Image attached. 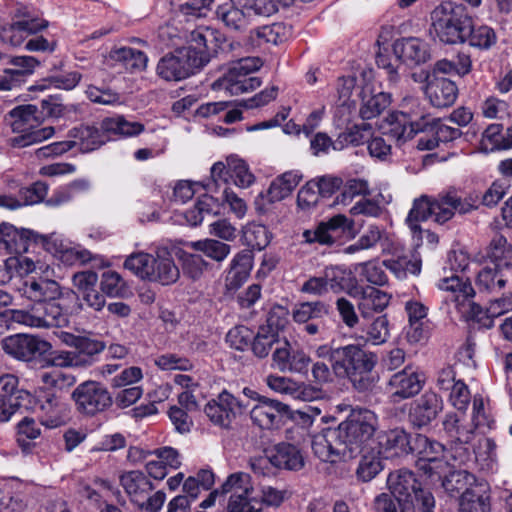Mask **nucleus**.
<instances>
[{
    "instance_id": "34",
    "label": "nucleus",
    "mask_w": 512,
    "mask_h": 512,
    "mask_svg": "<svg viewBox=\"0 0 512 512\" xmlns=\"http://www.w3.org/2000/svg\"><path fill=\"white\" fill-rule=\"evenodd\" d=\"M411 435L403 429H393L385 433L376 447L379 448L386 457L403 456L411 452L410 446Z\"/></svg>"
},
{
    "instance_id": "55",
    "label": "nucleus",
    "mask_w": 512,
    "mask_h": 512,
    "mask_svg": "<svg viewBox=\"0 0 512 512\" xmlns=\"http://www.w3.org/2000/svg\"><path fill=\"white\" fill-rule=\"evenodd\" d=\"M17 443L23 452H29L32 445L30 440L39 437L41 430L34 419L25 417L18 425Z\"/></svg>"
},
{
    "instance_id": "54",
    "label": "nucleus",
    "mask_w": 512,
    "mask_h": 512,
    "mask_svg": "<svg viewBox=\"0 0 512 512\" xmlns=\"http://www.w3.org/2000/svg\"><path fill=\"white\" fill-rule=\"evenodd\" d=\"M474 476L466 470L450 471L442 480V487L450 495L454 496L460 491H466L467 485L470 484Z\"/></svg>"
},
{
    "instance_id": "5",
    "label": "nucleus",
    "mask_w": 512,
    "mask_h": 512,
    "mask_svg": "<svg viewBox=\"0 0 512 512\" xmlns=\"http://www.w3.org/2000/svg\"><path fill=\"white\" fill-rule=\"evenodd\" d=\"M8 118L12 131L20 134L9 140L12 147H27L42 142L55 133L52 126L35 129L41 124L43 113L33 104L16 106L9 111Z\"/></svg>"
},
{
    "instance_id": "46",
    "label": "nucleus",
    "mask_w": 512,
    "mask_h": 512,
    "mask_svg": "<svg viewBox=\"0 0 512 512\" xmlns=\"http://www.w3.org/2000/svg\"><path fill=\"white\" fill-rule=\"evenodd\" d=\"M111 59L122 62L126 69L131 71H142L146 68L148 58L146 54L140 50L121 47L110 52Z\"/></svg>"
},
{
    "instance_id": "4",
    "label": "nucleus",
    "mask_w": 512,
    "mask_h": 512,
    "mask_svg": "<svg viewBox=\"0 0 512 512\" xmlns=\"http://www.w3.org/2000/svg\"><path fill=\"white\" fill-rule=\"evenodd\" d=\"M431 19L434 32L441 42L458 44L467 41L472 18L462 4L443 2L433 10Z\"/></svg>"
},
{
    "instance_id": "28",
    "label": "nucleus",
    "mask_w": 512,
    "mask_h": 512,
    "mask_svg": "<svg viewBox=\"0 0 512 512\" xmlns=\"http://www.w3.org/2000/svg\"><path fill=\"white\" fill-rule=\"evenodd\" d=\"M428 127L425 128V135L417 141V148L420 151L433 150L438 147L440 142L446 143L454 141L461 137L462 132L459 128L451 127L441 121L439 118L430 120Z\"/></svg>"
},
{
    "instance_id": "37",
    "label": "nucleus",
    "mask_w": 512,
    "mask_h": 512,
    "mask_svg": "<svg viewBox=\"0 0 512 512\" xmlns=\"http://www.w3.org/2000/svg\"><path fill=\"white\" fill-rule=\"evenodd\" d=\"M253 267V255L248 250H243L235 255L226 276L227 285L230 288H238L249 277Z\"/></svg>"
},
{
    "instance_id": "2",
    "label": "nucleus",
    "mask_w": 512,
    "mask_h": 512,
    "mask_svg": "<svg viewBox=\"0 0 512 512\" xmlns=\"http://www.w3.org/2000/svg\"><path fill=\"white\" fill-rule=\"evenodd\" d=\"M144 131V125L140 122L127 121L123 116L105 118L100 126L94 124H80L68 131L72 148H77L81 153H89L104 145L108 134L122 137L137 136Z\"/></svg>"
},
{
    "instance_id": "17",
    "label": "nucleus",
    "mask_w": 512,
    "mask_h": 512,
    "mask_svg": "<svg viewBox=\"0 0 512 512\" xmlns=\"http://www.w3.org/2000/svg\"><path fill=\"white\" fill-rule=\"evenodd\" d=\"M250 418L261 429L279 428L292 418V410L278 400L258 397V403L250 411Z\"/></svg>"
},
{
    "instance_id": "50",
    "label": "nucleus",
    "mask_w": 512,
    "mask_h": 512,
    "mask_svg": "<svg viewBox=\"0 0 512 512\" xmlns=\"http://www.w3.org/2000/svg\"><path fill=\"white\" fill-rule=\"evenodd\" d=\"M105 349L103 341L82 336L78 348L75 351L79 361L85 362L81 364V368L90 367L95 362V357Z\"/></svg>"
},
{
    "instance_id": "35",
    "label": "nucleus",
    "mask_w": 512,
    "mask_h": 512,
    "mask_svg": "<svg viewBox=\"0 0 512 512\" xmlns=\"http://www.w3.org/2000/svg\"><path fill=\"white\" fill-rule=\"evenodd\" d=\"M303 175L299 171H287L276 177L270 184L265 197L269 203H275L288 197L299 185ZM264 198V195H262Z\"/></svg>"
},
{
    "instance_id": "25",
    "label": "nucleus",
    "mask_w": 512,
    "mask_h": 512,
    "mask_svg": "<svg viewBox=\"0 0 512 512\" xmlns=\"http://www.w3.org/2000/svg\"><path fill=\"white\" fill-rule=\"evenodd\" d=\"M35 405L42 413L41 423L48 428H56L64 423L61 415L62 404L57 394L50 387H40L36 390Z\"/></svg>"
},
{
    "instance_id": "51",
    "label": "nucleus",
    "mask_w": 512,
    "mask_h": 512,
    "mask_svg": "<svg viewBox=\"0 0 512 512\" xmlns=\"http://www.w3.org/2000/svg\"><path fill=\"white\" fill-rule=\"evenodd\" d=\"M469 45L479 49H489L497 41L495 31L487 25L474 26L470 23L469 33L467 34Z\"/></svg>"
},
{
    "instance_id": "7",
    "label": "nucleus",
    "mask_w": 512,
    "mask_h": 512,
    "mask_svg": "<svg viewBox=\"0 0 512 512\" xmlns=\"http://www.w3.org/2000/svg\"><path fill=\"white\" fill-rule=\"evenodd\" d=\"M387 483L397 503L412 504L416 512H434L435 499L429 490L421 487L415 475L409 470L390 473Z\"/></svg>"
},
{
    "instance_id": "10",
    "label": "nucleus",
    "mask_w": 512,
    "mask_h": 512,
    "mask_svg": "<svg viewBox=\"0 0 512 512\" xmlns=\"http://www.w3.org/2000/svg\"><path fill=\"white\" fill-rule=\"evenodd\" d=\"M41 243L49 252H59L52 236H45L35 233L29 229H17L11 224L0 225V253L21 254L28 251L30 244Z\"/></svg>"
},
{
    "instance_id": "52",
    "label": "nucleus",
    "mask_w": 512,
    "mask_h": 512,
    "mask_svg": "<svg viewBox=\"0 0 512 512\" xmlns=\"http://www.w3.org/2000/svg\"><path fill=\"white\" fill-rule=\"evenodd\" d=\"M391 104V96L386 92H379L364 100L360 108V116L369 120L379 116Z\"/></svg>"
},
{
    "instance_id": "41",
    "label": "nucleus",
    "mask_w": 512,
    "mask_h": 512,
    "mask_svg": "<svg viewBox=\"0 0 512 512\" xmlns=\"http://www.w3.org/2000/svg\"><path fill=\"white\" fill-rule=\"evenodd\" d=\"M497 445L491 438L478 440L474 447V461L482 471L492 472L497 465Z\"/></svg>"
},
{
    "instance_id": "18",
    "label": "nucleus",
    "mask_w": 512,
    "mask_h": 512,
    "mask_svg": "<svg viewBox=\"0 0 512 512\" xmlns=\"http://www.w3.org/2000/svg\"><path fill=\"white\" fill-rule=\"evenodd\" d=\"M479 206L478 196L469 195L461 198L455 191L439 194L432 199L433 217L437 223L450 220L455 212L467 214Z\"/></svg>"
},
{
    "instance_id": "12",
    "label": "nucleus",
    "mask_w": 512,
    "mask_h": 512,
    "mask_svg": "<svg viewBox=\"0 0 512 512\" xmlns=\"http://www.w3.org/2000/svg\"><path fill=\"white\" fill-rule=\"evenodd\" d=\"M48 27V21L38 18L24 6L18 7L10 24L0 23V40L11 46H19L31 34H36Z\"/></svg>"
},
{
    "instance_id": "16",
    "label": "nucleus",
    "mask_w": 512,
    "mask_h": 512,
    "mask_svg": "<svg viewBox=\"0 0 512 512\" xmlns=\"http://www.w3.org/2000/svg\"><path fill=\"white\" fill-rule=\"evenodd\" d=\"M266 463H270L279 469L299 471L304 467L305 460L297 446L282 442L270 449L265 458L253 460L251 468L255 473H263L262 465Z\"/></svg>"
},
{
    "instance_id": "8",
    "label": "nucleus",
    "mask_w": 512,
    "mask_h": 512,
    "mask_svg": "<svg viewBox=\"0 0 512 512\" xmlns=\"http://www.w3.org/2000/svg\"><path fill=\"white\" fill-rule=\"evenodd\" d=\"M262 66L258 57H242L231 61L227 72L213 84L214 89H224L231 95H239L255 90L261 85L256 76L250 74Z\"/></svg>"
},
{
    "instance_id": "26",
    "label": "nucleus",
    "mask_w": 512,
    "mask_h": 512,
    "mask_svg": "<svg viewBox=\"0 0 512 512\" xmlns=\"http://www.w3.org/2000/svg\"><path fill=\"white\" fill-rule=\"evenodd\" d=\"M20 291L24 297L33 303L58 300L62 295L58 282L46 277L31 276L25 279Z\"/></svg>"
},
{
    "instance_id": "64",
    "label": "nucleus",
    "mask_w": 512,
    "mask_h": 512,
    "mask_svg": "<svg viewBox=\"0 0 512 512\" xmlns=\"http://www.w3.org/2000/svg\"><path fill=\"white\" fill-rule=\"evenodd\" d=\"M319 197L315 180L308 181L298 192L297 205L304 211H310L317 205Z\"/></svg>"
},
{
    "instance_id": "23",
    "label": "nucleus",
    "mask_w": 512,
    "mask_h": 512,
    "mask_svg": "<svg viewBox=\"0 0 512 512\" xmlns=\"http://www.w3.org/2000/svg\"><path fill=\"white\" fill-rule=\"evenodd\" d=\"M275 367L281 372L306 373L311 362L302 350H292L289 342L284 340L272 354Z\"/></svg>"
},
{
    "instance_id": "32",
    "label": "nucleus",
    "mask_w": 512,
    "mask_h": 512,
    "mask_svg": "<svg viewBox=\"0 0 512 512\" xmlns=\"http://www.w3.org/2000/svg\"><path fill=\"white\" fill-rule=\"evenodd\" d=\"M400 106L401 110L397 111V113L402 115L410 123L411 127L425 133V128L428 127L427 125H429L433 116L427 111L421 100L413 96H406L403 98Z\"/></svg>"
},
{
    "instance_id": "57",
    "label": "nucleus",
    "mask_w": 512,
    "mask_h": 512,
    "mask_svg": "<svg viewBox=\"0 0 512 512\" xmlns=\"http://www.w3.org/2000/svg\"><path fill=\"white\" fill-rule=\"evenodd\" d=\"M237 3L246 10L250 19L252 16L269 17L278 10L274 0H237Z\"/></svg>"
},
{
    "instance_id": "49",
    "label": "nucleus",
    "mask_w": 512,
    "mask_h": 512,
    "mask_svg": "<svg viewBox=\"0 0 512 512\" xmlns=\"http://www.w3.org/2000/svg\"><path fill=\"white\" fill-rule=\"evenodd\" d=\"M154 262L155 258L152 255L144 252H137L126 258L124 267L139 278L149 280V277H151V268L153 267Z\"/></svg>"
},
{
    "instance_id": "3",
    "label": "nucleus",
    "mask_w": 512,
    "mask_h": 512,
    "mask_svg": "<svg viewBox=\"0 0 512 512\" xmlns=\"http://www.w3.org/2000/svg\"><path fill=\"white\" fill-rule=\"evenodd\" d=\"M378 426V419L374 412L368 409L352 410L346 420L337 427L339 438L345 446L347 457L376 447L374 438Z\"/></svg>"
},
{
    "instance_id": "56",
    "label": "nucleus",
    "mask_w": 512,
    "mask_h": 512,
    "mask_svg": "<svg viewBox=\"0 0 512 512\" xmlns=\"http://www.w3.org/2000/svg\"><path fill=\"white\" fill-rule=\"evenodd\" d=\"M389 336V320L386 315L375 318L366 329V341L374 345L385 343Z\"/></svg>"
},
{
    "instance_id": "11",
    "label": "nucleus",
    "mask_w": 512,
    "mask_h": 512,
    "mask_svg": "<svg viewBox=\"0 0 512 512\" xmlns=\"http://www.w3.org/2000/svg\"><path fill=\"white\" fill-rule=\"evenodd\" d=\"M71 398L76 411L84 416H95L106 411L113 404L108 389L100 382L87 380L79 384L72 392Z\"/></svg>"
},
{
    "instance_id": "13",
    "label": "nucleus",
    "mask_w": 512,
    "mask_h": 512,
    "mask_svg": "<svg viewBox=\"0 0 512 512\" xmlns=\"http://www.w3.org/2000/svg\"><path fill=\"white\" fill-rule=\"evenodd\" d=\"M249 403L235 397L227 390H223L215 399L210 400L204 408V412L210 421L222 428H229L231 423L242 415Z\"/></svg>"
},
{
    "instance_id": "14",
    "label": "nucleus",
    "mask_w": 512,
    "mask_h": 512,
    "mask_svg": "<svg viewBox=\"0 0 512 512\" xmlns=\"http://www.w3.org/2000/svg\"><path fill=\"white\" fill-rule=\"evenodd\" d=\"M2 349L15 359L30 362L47 355L52 345L33 335L15 334L2 341Z\"/></svg>"
},
{
    "instance_id": "36",
    "label": "nucleus",
    "mask_w": 512,
    "mask_h": 512,
    "mask_svg": "<svg viewBox=\"0 0 512 512\" xmlns=\"http://www.w3.org/2000/svg\"><path fill=\"white\" fill-rule=\"evenodd\" d=\"M486 256L489 265L497 266L504 270L512 268V245L500 234H496L487 247Z\"/></svg>"
},
{
    "instance_id": "6",
    "label": "nucleus",
    "mask_w": 512,
    "mask_h": 512,
    "mask_svg": "<svg viewBox=\"0 0 512 512\" xmlns=\"http://www.w3.org/2000/svg\"><path fill=\"white\" fill-rule=\"evenodd\" d=\"M209 63V53L192 45L163 56L157 64V74L166 81H180L190 77Z\"/></svg>"
},
{
    "instance_id": "15",
    "label": "nucleus",
    "mask_w": 512,
    "mask_h": 512,
    "mask_svg": "<svg viewBox=\"0 0 512 512\" xmlns=\"http://www.w3.org/2000/svg\"><path fill=\"white\" fill-rule=\"evenodd\" d=\"M330 315V306L320 300L301 302L295 305L292 318L303 324V331L308 335H323L327 332L325 318Z\"/></svg>"
},
{
    "instance_id": "61",
    "label": "nucleus",
    "mask_w": 512,
    "mask_h": 512,
    "mask_svg": "<svg viewBox=\"0 0 512 512\" xmlns=\"http://www.w3.org/2000/svg\"><path fill=\"white\" fill-rule=\"evenodd\" d=\"M44 386L59 390L72 387L76 383V377L61 371L43 372L40 375Z\"/></svg>"
},
{
    "instance_id": "29",
    "label": "nucleus",
    "mask_w": 512,
    "mask_h": 512,
    "mask_svg": "<svg viewBox=\"0 0 512 512\" xmlns=\"http://www.w3.org/2000/svg\"><path fill=\"white\" fill-rule=\"evenodd\" d=\"M430 103L437 108H446L454 104L458 97L456 83L445 77H434L426 87Z\"/></svg>"
},
{
    "instance_id": "19",
    "label": "nucleus",
    "mask_w": 512,
    "mask_h": 512,
    "mask_svg": "<svg viewBox=\"0 0 512 512\" xmlns=\"http://www.w3.org/2000/svg\"><path fill=\"white\" fill-rule=\"evenodd\" d=\"M443 409V401L433 391H426L409 404L408 420L413 427L423 428L434 421Z\"/></svg>"
},
{
    "instance_id": "1",
    "label": "nucleus",
    "mask_w": 512,
    "mask_h": 512,
    "mask_svg": "<svg viewBox=\"0 0 512 512\" xmlns=\"http://www.w3.org/2000/svg\"><path fill=\"white\" fill-rule=\"evenodd\" d=\"M334 375L347 378L352 387L360 392L372 391L379 381L375 371L378 363L376 353L366 350L357 344L338 346L334 355Z\"/></svg>"
},
{
    "instance_id": "33",
    "label": "nucleus",
    "mask_w": 512,
    "mask_h": 512,
    "mask_svg": "<svg viewBox=\"0 0 512 512\" xmlns=\"http://www.w3.org/2000/svg\"><path fill=\"white\" fill-rule=\"evenodd\" d=\"M215 13L226 27L235 31L245 30L251 21L246 10L238 5L237 0L218 4Z\"/></svg>"
},
{
    "instance_id": "40",
    "label": "nucleus",
    "mask_w": 512,
    "mask_h": 512,
    "mask_svg": "<svg viewBox=\"0 0 512 512\" xmlns=\"http://www.w3.org/2000/svg\"><path fill=\"white\" fill-rule=\"evenodd\" d=\"M382 451L373 447L361 452V459L356 469L357 479L362 482H369L375 478L383 469L380 454Z\"/></svg>"
},
{
    "instance_id": "62",
    "label": "nucleus",
    "mask_w": 512,
    "mask_h": 512,
    "mask_svg": "<svg viewBox=\"0 0 512 512\" xmlns=\"http://www.w3.org/2000/svg\"><path fill=\"white\" fill-rule=\"evenodd\" d=\"M323 279L329 290L340 293L346 288V270L339 266L326 267L323 272Z\"/></svg>"
},
{
    "instance_id": "45",
    "label": "nucleus",
    "mask_w": 512,
    "mask_h": 512,
    "mask_svg": "<svg viewBox=\"0 0 512 512\" xmlns=\"http://www.w3.org/2000/svg\"><path fill=\"white\" fill-rule=\"evenodd\" d=\"M431 216H433L432 199L428 196H421L414 200L406 221L412 233L421 236L422 229L418 223L427 220Z\"/></svg>"
},
{
    "instance_id": "27",
    "label": "nucleus",
    "mask_w": 512,
    "mask_h": 512,
    "mask_svg": "<svg viewBox=\"0 0 512 512\" xmlns=\"http://www.w3.org/2000/svg\"><path fill=\"white\" fill-rule=\"evenodd\" d=\"M512 311V294H503L499 298L489 300L488 305L483 308L477 303L471 305V315L473 319L484 328H491L494 325V319Z\"/></svg>"
},
{
    "instance_id": "24",
    "label": "nucleus",
    "mask_w": 512,
    "mask_h": 512,
    "mask_svg": "<svg viewBox=\"0 0 512 512\" xmlns=\"http://www.w3.org/2000/svg\"><path fill=\"white\" fill-rule=\"evenodd\" d=\"M423 383L416 371L411 367H405L402 371L393 374L388 381L392 401L398 402L413 397L421 391Z\"/></svg>"
},
{
    "instance_id": "59",
    "label": "nucleus",
    "mask_w": 512,
    "mask_h": 512,
    "mask_svg": "<svg viewBox=\"0 0 512 512\" xmlns=\"http://www.w3.org/2000/svg\"><path fill=\"white\" fill-rule=\"evenodd\" d=\"M253 332L248 327L240 325L230 329L226 335V342L231 348L244 351L251 347Z\"/></svg>"
},
{
    "instance_id": "38",
    "label": "nucleus",
    "mask_w": 512,
    "mask_h": 512,
    "mask_svg": "<svg viewBox=\"0 0 512 512\" xmlns=\"http://www.w3.org/2000/svg\"><path fill=\"white\" fill-rule=\"evenodd\" d=\"M384 129V134L395 141L398 146L411 140L416 134L422 133L418 129L411 127L410 123L397 112H393L387 117Z\"/></svg>"
},
{
    "instance_id": "20",
    "label": "nucleus",
    "mask_w": 512,
    "mask_h": 512,
    "mask_svg": "<svg viewBox=\"0 0 512 512\" xmlns=\"http://www.w3.org/2000/svg\"><path fill=\"white\" fill-rule=\"evenodd\" d=\"M348 294L357 299V307L363 318L381 313L391 300V295L373 286L355 287Z\"/></svg>"
},
{
    "instance_id": "44",
    "label": "nucleus",
    "mask_w": 512,
    "mask_h": 512,
    "mask_svg": "<svg viewBox=\"0 0 512 512\" xmlns=\"http://www.w3.org/2000/svg\"><path fill=\"white\" fill-rule=\"evenodd\" d=\"M251 33L257 37L259 45L263 43L278 45L289 38L291 28L282 22H276L271 25L259 27Z\"/></svg>"
},
{
    "instance_id": "43",
    "label": "nucleus",
    "mask_w": 512,
    "mask_h": 512,
    "mask_svg": "<svg viewBox=\"0 0 512 512\" xmlns=\"http://www.w3.org/2000/svg\"><path fill=\"white\" fill-rule=\"evenodd\" d=\"M220 488L224 495L231 493L240 498L250 497L254 492L251 476L241 471L230 474Z\"/></svg>"
},
{
    "instance_id": "30",
    "label": "nucleus",
    "mask_w": 512,
    "mask_h": 512,
    "mask_svg": "<svg viewBox=\"0 0 512 512\" xmlns=\"http://www.w3.org/2000/svg\"><path fill=\"white\" fill-rule=\"evenodd\" d=\"M506 271L497 266L485 264L477 273L475 286L481 294H495L500 292L507 283Z\"/></svg>"
},
{
    "instance_id": "63",
    "label": "nucleus",
    "mask_w": 512,
    "mask_h": 512,
    "mask_svg": "<svg viewBox=\"0 0 512 512\" xmlns=\"http://www.w3.org/2000/svg\"><path fill=\"white\" fill-rule=\"evenodd\" d=\"M101 290L108 296L116 297L123 294L125 282L115 271H106L102 274Z\"/></svg>"
},
{
    "instance_id": "53",
    "label": "nucleus",
    "mask_w": 512,
    "mask_h": 512,
    "mask_svg": "<svg viewBox=\"0 0 512 512\" xmlns=\"http://www.w3.org/2000/svg\"><path fill=\"white\" fill-rule=\"evenodd\" d=\"M190 246L197 251L203 252L207 257L217 262H222L229 255L231 250L230 245L215 239L192 242Z\"/></svg>"
},
{
    "instance_id": "47",
    "label": "nucleus",
    "mask_w": 512,
    "mask_h": 512,
    "mask_svg": "<svg viewBox=\"0 0 512 512\" xmlns=\"http://www.w3.org/2000/svg\"><path fill=\"white\" fill-rule=\"evenodd\" d=\"M459 512H491L490 495L466 489L459 499Z\"/></svg>"
},
{
    "instance_id": "60",
    "label": "nucleus",
    "mask_w": 512,
    "mask_h": 512,
    "mask_svg": "<svg viewBox=\"0 0 512 512\" xmlns=\"http://www.w3.org/2000/svg\"><path fill=\"white\" fill-rule=\"evenodd\" d=\"M179 259L182 263L184 274L192 279H198L207 266L205 260L198 254H191L186 251L179 252Z\"/></svg>"
},
{
    "instance_id": "21",
    "label": "nucleus",
    "mask_w": 512,
    "mask_h": 512,
    "mask_svg": "<svg viewBox=\"0 0 512 512\" xmlns=\"http://www.w3.org/2000/svg\"><path fill=\"white\" fill-rule=\"evenodd\" d=\"M312 450L323 462L336 463L341 457L347 456L336 428H326L316 434L312 439Z\"/></svg>"
},
{
    "instance_id": "31",
    "label": "nucleus",
    "mask_w": 512,
    "mask_h": 512,
    "mask_svg": "<svg viewBox=\"0 0 512 512\" xmlns=\"http://www.w3.org/2000/svg\"><path fill=\"white\" fill-rule=\"evenodd\" d=\"M119 481L130 500L136 505L154 489L152 482L139 470L124 472L120 475Z\"/></svg>"
},
{
    "instance_id": "48",
    "label": "nucleus",
    "mask_w": 512,
    "mask_h": 512,
    "mask_svg": "<svg viewBox=\"0 0 512 512\" xmlns=\"http://www.w3.org/2000/svg\"><path fill=\"white\" fill-rule=\"evenodd\" d=\"M275 344H277V346L282 344L279 339V334L270 332L269 328L259 327L258 332L253 336L250 348L256 357L262 359L269 355Z\"/></svg>"
},
{
    "instance_id": "39",
    "label": "nucleus",
    "mask_w": 512,
    "mask_h": 512,
    "mask_svg": "<svg viewBox=\"0 0 512 512\" xmlns=\"http://www.w3.org/2000/svg\"><path fill=\"white\" fill-rule=\"evenodd\" d=\"M225 40L226 36L223 33L210 28L193 31L191 34L192 46L201 52H208L209 60L219 53Z\"/></svg>"
},
{
    "instance_id": "22",
    "label": "nucleus",
    "mask_w": 512,
    "mask_h": 512,
    "mask_svg": "<svg viewBox=\"0 0 512 512\" xmlns=\"http://www.w3.org/2000/svg\"><path fill=\"white\" fill-rule=\"evenodd\" d=\"M393 52L398 60L410 66L424 64L431 58L428 43L417 37L398 39L393 44Z\"/></svg>"
},
{
    "instance_id": "42",
    "label": "nucleus",
    "mask_w": 512,
    "mask_h": 512,
    "mask_svg": "<svg viewBox=\"0 0 512 512\" xmlns=\"http://www.w3.org/2000/svg\"><path fill=\"white\" fill-rule=\"evenodd\" d=\"M180 276V271L174 261L169 257L158 256L155 258L151 268V277L149 281L159 282L162 285L175 283Z\"/></svg>"
},
{
    "instance_id": "9",
    "label": "nucleus",
    "mask_w": 512,
    "mask_h": 512,
    "mask_svg": "<svg viewBox=\"0 0 512 512\" xmlns=\"http://www.w3.org/2000/svg\"><path fill=\"white\" fill-rule=\"evenodd\" d=\"M9 315L12 321L35 328L63 327L68 323L57 300L36 302L26 309L9 310Z\"/></svg>"
},
{
    "instance_id": "58",
    "label": "nucleus",
    "mask_w": 512,
    "mask_h": 512,
    "mask_svg": "<svg viewBox=\"0 0 512 512\" xmlns=\"http://www.w3.org/2000/svg\"><path fill=\"white\" fill-rule=\"evenodd\" d=\"M227 162L231 170V177L234 178V183L237 186L246 188L254 182L255 177L244 160L230 157Z\"/></svg>"
}]
</instances>
